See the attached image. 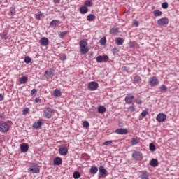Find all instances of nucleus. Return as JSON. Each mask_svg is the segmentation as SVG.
Wrapping results in <instances>:
<instances>
[{
  "instance_id": "f257e3e1",
  "label": "nucleus",
  "mask_w": 179,
  "mask_h": 179,
  "mask_svg": "<svg viewBox=\"0 0 179 179\" xmlns=\"http://www.w3.org/2000/svg\"><path fill=\"white\" fill-rule=\"evenodd\" d=\"M80 45V52L82 54V55H85V54H87L90 49L89 47H87V41L86 39L81 40L79 42Z\"/></svg>"
},
{
  "instance_id": "f03ea898",
  "label": "nucleus",
  "mask_w": 179,
  "mask_h": 179,
  "mask_svg": "<svg viewBox=\"0 0 179 179\" xmlns=\"http://www.w3.org/2000/svg\"><path fill=\"white\" fill-rule=\"evenodd\" d=\"M10 129V126L5 121H0V132L6 134Z\"/></svg>"
},
{
  "instance_id": "7ed1b4c3",
  "label": "nucleus",
  "mask_w": 179,
  "mask_h": 179,
  "mask_svg": "<svg viewBox=\"0 0 179 179\" xmlns=\"http://www.w3.org/2000/svg\"><path fill=\"white\" fill-rule=\"evenodd\" d=\"M159 83H160V81H159V78L156 76L150 77L148 79V85L151 87H155L156 86H158Z\"/></svg>"
},
{
  "instance_id": "20e7f679",
  "label": "nucleus",
  "mask_w": 179,
  "mask_h": 179,
  "mask_svg": "<svg viewBox=\"0 0 179 179\" xmlns=\"http://www.w3.org/2000/svg\"><path fill=\"white\" fill-rule=\"evenodd\" d=\"M54 113V110L50 107H45L43 109V115L46 118H51L52 117V113Z\"/></svg>"
},
{
  "instance_id": "39448f33",
  "label": "nucleus",
  "mask_w": 179,
  "mask_h": 179,
  "mask_svg": "<svg viewBox=\"0 0 179 179\" xmlns=\"http://www.w3.org/2000/svg\"><path fill=\"white\" fill-rule=\"evenodd\" d=\"M55 71L52 69H48L45 71L44 76L46 79H52L55 76Z\"/></svg>"
},
{
  "instance_id": "423d86ee",
  "label": "nucleus",
  "mask_w": 179,
  "mask_h": 179,
  "mask_svg": "<svg viewBox=\"0 0 179 179\" xmlns=\"http://www.w3.org/2000/svg\"><path fill=\"white\" fill-rule=\"evenodd\" d=\"M28 171H29V173H33L34 174H37V173H40V168L38 167V165L33 164L28 169Z\"/></svg>"
},
{
  "instance_id": "0eeeda50",
  "label": "nucleus",
  "mask_w": 179,
  "mask_h": 179,
  "mask_svg": "<svg viewBox=\"0 0 179 179\" xmlns=\"http://www.w3.org/2000/svg\"><path fill=\"white\" fill-rule=\"evenodd\" d=\"M169 20L167 17L160 18L157 21L158 26H167V24H169Z\"/></svg>"
},
{
  "instance_id": "6e6552de",
  "label": "nucleus",
  "mask_w": 179,
  "mask_h": 179,
  "mask_svg": "<svg viewBox=\"0 0 179 179\" xmlns=\"http://www.w3.org/2000/svg\"><path fill=\"white\" fill-rule=\"evenodd\" d=\"M87 87L91 91L97 90L99 87V83L94 81L90 82L88 83Z\"/></svg>"
},
{
  "instance_id": "1a4fd4ad",
  "label": "nucleus",
  "mask_w": 179,
  "mask_h": 179,
  "mask_svg": "<svg viewBox=\"0 0 179 179\" xmlns=\"http://www.w3.org/2000/svg\"><path fill=\"white\" fill-rule=\"evenodd\" d=\"M167 118V115L164 113H159L157 115L156 120L158 122H164Z\"/></svg>"
},
{
  "instance_id": "9d476101",
  "label": "nucleus",
  "mask_w": 179,
  "mask_h": 179,
  "mask_svg": "<svg viewBox=\"0 0 179 179\" xmlns=\"http://www.w3.org/2000/svg\"><path fill=\"white\" fill-rule=\"evenodd\" d=\"M133 159H135V160H142L143 159V155H142V152L139 151H136L132 154Z\"/></svg>"
},
{
  "instance_id": "9b49d317",
  "label": "nucleus",
  "mask_w": 179,
  "mask_h": 179,
  "mask_svg": "<svg viewBox=\"0 0 179 179\" xmlns=\"http://www.w3.org/2000/svg\"><path fill=\"white\" fill-rule=\"evenodd\" d=\"M108 59H110V58L108 57V56H107V55L103 56H98L96 57V62H107Z\"/></svg>"
},
{
  "instance_id": "f8f14e48",
  "label": "nucleus",
  "mask_w": 179,
  "mask_h": 179,
  "mask_svg": "<svg viewBox=\"0 0 179 179\" xmlns=\"http://www.w3.org/2000/svg\"><path fill=\"white\" fill-rule=\"evenodd\" d=\"M108 172L104 169V166H101L99 167V177H107Z\"/></svg>"
},
{
  "instance_id": "ddd939ff",
  "label": "nucleus",
  "mask_w": 179,
  "mask_h": 179,
  "mask_svg": "<svg viewBox=\"0 0 179 179\" xmlns=\"http://www.w3.org/2000/svg\"><path fill=\"white\" fill-rule=\"evenodd\" d=\"M134 99H135V96L134 95H131V94H128L124 99V101H126L127 104H132V101H134Z\"/></svg>"
},
{
  "instance_id": "4468645a",
  "label": "nucleus",
  "mask_w": 179,
  "mask_h": 179,
  "mask_svg": "<svg viewBox=\"0 0 179 179\" xmlns=\"http://www.w3.org/2000/svg\"><path fill=\"white\" fill-rule=\"evenodd\" d=\"M59 153L61 156H66L68 155V148L62 146L59 149Z\"/></svg>"
},
{
  "instance_id": "2eb2a0df",
  "label": "nucleus",
  "mask_w": 179,
  "mask_h": 179,
  "mask_svg": "<svg viewBox=\"0 0 179 179\" xmlns=\"http://www.w3.org/2000/svg\"><path fill=\"white\" fill-rule=\"evenodd\" d=\"M139 178L141 179H149V172L146 171H141L140 172Z\"/></svg>"
},
{
  "instance_id": "dca6fc26",
  "label": "nucleus",
  "mask_w": 179,
  "mask_h": 179,
  "mask_svg": "<svg viewBox=\"0 0 179 179\" xmlns=\"http://www.w3.org/2000/svg\"><path fill=\"white\" fill-rule=\"evenodd\" d=\"M115 134L118 135H127L128 134V129H117L115 130Z\"/></svg>"
},
{
  "instance_id": "f3484780",
  "label": "nucleus",
  "mask_w": 179,
  "mask_h": 179,
  "mask_svg": "<svg viewBox=\"0 0 179 179\" xmlns=\"http://www.w3.org/2000/svg\"><path fill=\"white\" fill-rule=\"evenodd\" d=\"M20 150L22 153H26L29 150V144L22 143L20 145Z\"/></svg>"
},
{
  "instance_id": "a211bd4d",
  "label": "nucleus",
  "mask_w": 179,
  "mask_h": 179,
  "mask_svg": "<svg viewBox=\"0 0 179 179\" xmlns=\"http://www.w3.org/2000/svg\"><path fill=\"white\" fill-rule=\"evenodd\" d=\"M43 125V122L41 120H38L36 122H34L32 125V127L34 129H40L41 128V126Z\"/></svg>"
},
{
  "instance_id": "6ab92c4d",
  "label": "nucleus",
  "mask_w": 179,
  "mask_h": 179,
  "mask_svg": "<svg viewBox=\"0 0 179 179\" xmlns=\"http://www.w3.org/2000/svg\"><path fill=\"white\" fill-rule=\"evenodd\" d=\"M53 164L55 166H61L62 164V159L61 157H56L53 160Z\"/></svg>"
},
{
  "instance_id": "aec40b11",
  "label": "nucleus",
  "mask_w": 179,
  "mask_h": 179,
  "mask_svg": "<svg viewBox=\"0 0 179 179\" xmlns=\"http://www.w3.org/2000/svg\"><path fill=\"white\" fill-rule=\"evenodd\" d=\"M39 43L41 45H48V38H47L46 37H43L39 41Z\"/></svg>"
},
{
  "instance_id": "412c9836",
  "label": "nucleus",
  "mask_w": 179,
  "mask_h": 179,
  "mask_svg": "<svg viewBox=\"0 0 179 179\" xmlns=\"http://www.w3.org/2000/svg\"><path fill=\"white\" fill-rule=\"evenodd\" d=\"M89 12V8H87V6H83L80 8V13H82V15H86Z\"/></svg>"
},
{
  "instance_id": "4be33fe9",
  "label": "nucleus",
  "mask_w": 179,
  "mask_h": 179,
  "mask_svg": "<svg viewBox=\"0 0 179 179\" xmlns=\"http://www.w3.org/2000/svg\"><path fill=\"white\" fill-rule=\"evenodd\" d=\"M142 82V78H141V76L138 75H136L133 78V83L136 84V83H141Z\"/></svg>"
},
{
  "instance_id": "5701e85b",
  "label": "nucleus",
  "mask_w": 179,
  "mask_h": 179,
  "mask_svg": "<svg viewBox=\"0 0 179 179\" xmlns=\"http://www.w3.org/2000/svg\"><path fill=\"white\" fill-rule=\"evenodd\" d=\"M52 94L55 97H61V96H62V92H61V90L56 89L53 91Z\"/></svg>"
},
{
  "instance_id": "b1692460",
  "label": "nucleus",
  "mask_w": 179,
  "mask_h": 179,
  "mask_svg": "<svg viewBox=\"0 0 179 179\" xmlns=\"http://www.w3.org/2000/svg\"><path fill=\"white\" fill-rule=\"evenodd\" d=\"M150 166L152 167H157V166H159V161H157V159H152L150 162Z\"/></svg>"
},
{
  "instance_id": "393cba45",
  "label": "nucleus",
  "mask_w": 179,
  "mask_h": 179,
  "mask_svg": "<svg viewBox=\"0 0 179 179\" xmlns=\"http://www.w3.org/2000/svg\"><path fill=\"white\" fill-rule=\"evenodd\" d=\"M27 80H29V78H27V76H24L19 78V81L21 85H24V83H26Z\"/></svg>"
},
{
  "instance_id": "a878e982",
  "label": "nucleus",
  "mask_w": 179,
  "mask_h": 179,
  "mask_svg": "<svg viewBox=\"0 0 179 179\" xmlns=\"http://www.w3.org/2000/svg\"><path fill=\"white\" fill-rule=\"evenodd\" d=\"M106 111H107V109L103 106H100L98 108V113H99V114H104Z\"/></svg>"
},
{
  "instance_id": "bb28decb",
  "label": "nucleus",
  "mask_w": 179,
  "mask_h": 179,
  "mask_svg": "<svg viewBox=\"0 0 179 179\" xmlns=\"http://www.w3.org/2000/svg\"><path fill=\"white\" fill-rule=\"evenodd\" d=\"M59 20H54L50 22L51 27H57V26H59Z\"/></svg>"
},
{
  "instance_id": "cd10ccee",
  "label": "nucleus",
  "mask_w": 179,
  "mask_h": 179,
  "mask_svg": "<svg viewBox=\"0 0 179 179\" xmlns=\"http://www.w3.org/2000/svg\"><path fill=\"white\" fill-rule=\"evenodd\" d=\"M97 171H99L97 166H92L90 169V173H91V174H96Z\"/></svg>"
},
{
  "instance_id": "c85d7f7f",
  "label": "nucleus",
  "mask_w": 179,
  "mask_h": 179,
  "mask_svg": "<svg viewBox=\"0 0 179 179\" xmlns=\"http://www.w3.org/2000/svg\"><path fill=\"white\" fill-rule=\"evenodd\" d=\"M120 33V30L118 28H112L110 30V34H113V36H115V34H118Z\"/></svg>"
},
{
  "instance_id": "c756f323",
  "label": "nucleus",
  "mask_w": 179,
  "mask_h": 179,
  "mask_svg": "<svg viewBox=\"0 0 179 179\" xmlns=\"http://www.w3.org/2000/svg\"><path fill=\"white\" fill-rule=\"evenodd\" d=\"M115 43L117 44V45H122V44H124V39H122V38H117L115 39Z\"/></svg>"
},
{
  "instance_id": "7c9ffc66",
  "label": "nucleus",
  "mask_w": 179,
  "mask_h": 179,
  "mask_svg": "<svg viewBox=\"0 0 179 179\" xmlns=\"http://www.w3.org/2000/svg\"><path fill=\"white\" fill-rule=\"evenodd\" d=\"M94 19H96V15H94V14H90L87 16V20L88 22H93Z\"/></svg>"
},
{
  "instance_id": "2f4dec72",
  "label": "nucleus",
  "mask_w": 179,
  "mask_h": 179,
  "mask_svg": "<svg viewBox=\"0 0 179 179\" xmlns=\"http://www.w3.org/2000/svg\"><path fill=\"white\" fill-rule=\"evenodd\" d=\"M99 43L101 45H106V44H107V38H106V36H103L100 39Z\"/></svg>"
},
{
  "instance_id": "473e14b6",
  "label": "nucleus",
  "mask_w": 179,
  "mask_h": 179,
  "mask_svg": "<svg viewBox=\"0 0 179 179\" xmlns=\"http://www.w3.org/2000/svg\"><path fill=\"white\" fill-rule=\"evenodd\" d=\"M93 6V2H92L91 1H85L84 3V6H86L87 8H90Z\"/></svg>"
},
{
  "instance_id": "72a5a7b5",
  "label": "nucleus",
  "mask_w": 179,
  "mask_h": 179,
  "mask_svg": "<svg viewBox=\"0 0 179 179\" xmlns=\"http://www.w3.org/2000/svg\"><path fill=\"white\" fill-rule=\"evenodd\" d=\"M162 11H160V10H155L153 11V15L154 16H155L156 17H159V16H162Z\"/></svg>"
},
{
  "instance_id": "f704fd0d",
  "label": "nucleus",
  "mask_w": 179,
  "mask_h": 179,
  "mask_svg": "<svg viewBox=\"0 0 179 179\" xmlns=\"http://www.w3.org/2000/svg\"><path fill=\"white\" fill-rule=\"evenodd\" d=\"M15 13H16V8H15L14 6L10 7V12H9L10 16H13V15H15Z\"/></svg>"
},
{
  "instance_id": "c9c22d12",
  "label": "nucleus",
  "mask_w": 179,
  "mask_h": 179,
  "mask_svg": "<svg viewBox=\"0 0 179 179\" xmlns=\"http://www.w3.org/2000/svg\"><path fill=\"white\" fill-rule=\"evenodd\" d=\"M159 91L162 92V93H164V92H167V86L162 85L159 87Z\"/></svg>"
},
{
  "instance_id": "e433bc0d",
  "label": "nucleus",
  "mask_w": 179,
  "mask_h": 179,
  "mask_svg": "<svg viewBox=\"0 0 179 179\" xmlns=\"http://www.w3.org/2000/svg\"><path fill=\"white\" fill-rule=\"evenodd\" d=\"M43 17V13L40 11L38 14H35V17L37 20H41V17Z\"/></svg>"
},
{
  "instance_id": "4c0bfd02",
  "label": "nucleus",
  "mask_w": 179,
  "mask_h": 179,
  "mask_svg": "<svg viewBox=\"0 0 179 179\" xmlns=\"http://www.w3.org/2000/svg\"><path fill=\"white\" fill-rule=\"evenodd\" d=\"M68 33H69L68 31H61L59 34V36L60 38H64V37H65V35L68 34Z\"/></svg>"
},
{
  "instance_id": "58836bf2",
  "label": "nucleus",
  "mask_w": 179,
  "mask_h": 179,
  "mask_svg": "<svg viewBox=\"0 0 179 179\" xmlns=\"http://www.w3.org/2000/svg\"><path fill=\"white\" fill-rule=\"evenodd\" d=\"M73 178L78 179L80 177V173H79V171H75L73 173Z\"/></svg>"
},
{
  "instance_id": "ea45409f",
  "label": "nucleus",
  "mask_w": 179,
  "mask_h": 179,
  "mask_svg": "<svg viewBox=\"0 0 179 179\" xmlns=\"http://www.w3.org/2000/svg\"><path fill=\"white\" fill-rule=\"evenodd\" d=\"M149 148H150V150L151 152H155V150H156V146L155 145V144H153L152 143H150Z\"/></svg>"
},
{
  "instance_id": "a19ab883",
  "label": "nucleus",
  "mask_w": 179,
  "mask_h": 179,
  "mask_svg": "<svg viewBox=\"0 0 179 179\" xmlns=\"http://www.w3.org/2000/svg\"><path fill=\"white\" fill-rule=\"evenodd\" d=\"M131 143L133 145H138V143H139V141H138L137 138H133L131 139Z\"/></svg>"
},
{
  "instance_id": "79ce46f5",
  "label": "nucleus",
  "mask_w": 179,
  "mask_h": 179,
  "mask_svg": "<svg viewBox=\"0 0 179 179\" xmlns=\"http://www.w3.org/2000/svg\"><path fill=\"white\" fill-rule=\"evenodd\" d=\"M31 62V58H30V57L27 56L24 58V63L25 64H30Z\"/></svg>"
},
{
  "instance_id": "37998d69",
  "label": "nucleus",
  "mask_w": 179,
  "mask_h": 179,
  "mask_svg": "<svg viewBox=\"0 0 179 179\" xmlns=\"http://www.w3.org/2000/svg\"><path fill=\"white\" fill-rule=\"evenodd\" d=\"M29 113H30V109H29V108H25L22 110V114L24 115H26L27 114H29Z\"/></svg>"
},
{
  "instance_id": "c03bdc74",
  "label": "nucleus",
  "mask_w": 179,
  "mask_h": 179,
  "mask_svg": "<svg viewBox=\"0 0 179 179\" xmlns=\"http://www.w3.org/2000/svg\"><path fill=\"white\" fill-rule=\"evenodd\" d=\"M148 114H149V111L148 109H146L142 111L141 116L146 117V115H148Z\"/></svg>"
},
{
  "instance_id": "a18cd8bd",
  "label": "nucleus",
  "mask_w": 179,
  "mask_h": 179,
  "mask_svg": "<svg viewBox=\"0 0 179 179\" xmlns=\"http://www.w3.org/2000/svg\"><path fill=\"white\" fill-rule=\"evenodd\" d=\"M111 143H113V141L109 140V141H105V142L103 143V146H107V145H111Z\"/></svg>"
},
{
  "instance_id": "49530a36",
  "label": "nucleus",
  "mask_w": 179,
  "mask_h": 179,
  "mask_svg": "<svg viewBox=\"0 0 179 179\" xmlns=\"http://www.w3.org/2000/svg\"><path fill=\"white\" fill-rule=\"evenodd\" d=\"M134 101L136 103V104H142V99H141L139 97L136 98Z\"/></svg>"
},
{
  "instance_id": "de8ad7c7",
  "label": "nucleus",
  "mask_w": 179,
  "mask_h": 179,
  "mask_svg": "<svg viewBox=\"0 0 179 179\" xmlns=\"http://www.w3.org/2000/svg\"><path fill=\"white\" fill-rule=\"evenodd\" d=\"M162 8H163V9H167V8H169V4L167 3V2H164L162 4Z\"/></svg>"
},
{
  "instance_id": "09e8293b",
  "label": "nucleus",
  "mask_w": 179,
  "mask_h": 179,
  "mask_svg": "<svg viewBox=\"0 0 179 179\" xmlns=\"http://www.w3.org/2000/svg\"><path fill=\"white\" fill-rule=\"evenodd\" d=\"M37 94V90L36 89H33L31 91V96H36Z\"/></svg>"
},
{
  "instance_id": "8fccbe9b",
  "label": "nucleus",
  "mask_w": 179,
  "mask_h": 179,
  "mask_svg": "<svg viewBox=\"0 0 179 179\" xmlns=\"http://www.w3.org/2000/svg\"><path fill=\"white\" fill-rule=\"evenodd\" d=\"M83 125L84 128H89V122L87 121L83 122Z\"/></svg>"
},
{
  "instance_id": "3c124183",
  "label": "nucleus",
  "mask_w": 179,
  "mask_h": 179,
  "mask_svg": "<svg viewBox=\"0 0 179 179\" xmlns=\"http://www.w3.org/2000/svg\"><path fill=\"white\" fill-rule=\"evenodd\" d=\"M128 110H129V111H131V113H134V111H135V106H131L128 108Z\"/></svg>"
},
{
  "instance_id": "603ef678",
  "label": "nucleus",
  "mask_w": 179,
  "mask_h": 179,
  "mask_svg": "<svg viewBox=\"0 0 179 179\" xmlns=\"http://www.w3.org/2000/svg\"><path fill=\"white\" fill-rule=\"evenodd\" d=\"M129 45L130 48H134V47H135V43L129 42Z\"/></svg>"
},
{
  "instance_id": "864d4df0",
  "label": "nucleus",
  "mask_w": 179,
  "mask_h": 179,
  "mask_svg": "<svg viewBox=\"0 0 179 179\" xmlns=\"http://www.w3.org/2000/svg\"><path fill=\"white\" fill-rule=\"evenodd\" d=\"M6 36H7L6 34L3 33V34H1V38H2L3 40H6Z\"/></svg>"
},
{
  "instance_id": "5fc2aeb1",
  "label": "nucleus",
  "mask_w": 179,
  "mask_h": 179,
  "mask_svg": "<svg viewBox=\"0 0 179 179\" xmlns=\"http://www.w3.org/2000/svg\"><path fill=\"white\" fill-rule=\"evenodd\" d=\"M134 26H136V27H138V26H139V22H138V20H135L134 21Z\"/></svg>"
},
{
  "instance_id": "6e6d98bb",
  "label": "nucleus",
  "mask_w": 179,
  "mask_h": 179,
  "mask_svg": "<svg viewBox=\"0 0 179 179\" xmlns=\"http://www.w3.org/2000/svg\"><path fill=\"white\" fill-rule=\"evenodd\" d=\"M66 59V55H62L60 57V61H65Z\"/></svg>"
},
{
  "instance_id": "4d7b16f0",
  "label": "nucleus",
  "mask_w": 179,
  "mask_h": 179,
  "mask_svg": "<svg viewBox=\"0 0 179 179\" xmlns=\"http://www.w3.org/2000/svg\"><path fill=\"white\" fill-rule=\"evenodd\" d=\"M3 99H5V96H3V95L2 94H0V101H2V100H3Z\"/></svg>"
},
{
  "instance_id": "13d9d810",
  "label": "nucleus",
  "mask_w": 179,
  "mask_h": 179,
  "mask_svg": "<svg viewBox=\"0 0 179 179\" xmlns=\"http://www.w3.org/2000/svg\"><path fill=\"white\" fill-rule=\"evenodd\" d=\"M40 101H41V99L39 98H36L35 99V103H40Z\"/></svg>"
},
{
  "instance_id": "bf43d9fd",
  "label": "nucleus",
  "mask_w": 179,
  "mask_h": 179,
  "mask_svg": "<svg viewBox=\"0 0 179 179\" xmlns=\"http://www.w3.org/2000/svg\"><path fill=\"white\" fill-rule=\"evenodd\" d=\"M60 1H61V0H53V2H54L55 3H59Z\"/></svg>"
},
{
  "instance_id": "052dcab7",
  "label": "nucleus",
  "mask_w": 179,
  "mask_h": 179,
  "mask_svg": "<svg viewBox=\"0 0 179 179\" xmlns=\"http://www.w3.org/2000/svg\"><path fill=\"white\" fill-rule=\"evenodd\" d=\"M90 57H93V53L90 52Z\"/></svg>"
},
{
  "instance_id": "680f3d73",
  "label": "nucleus",
  "mask_w": 179,
  "mask_h": 179,
  "mask_svg": "<svg viewBox=\"0 0 179 179\" xmlns=\"http://www.w3.org/2000/svg\"><path fill=\"white\" fill-rule=\"evenodd\" d=\"M0 117H1V118H2L3 115L0 114Z\"/></svg>"
}]
</instances>
